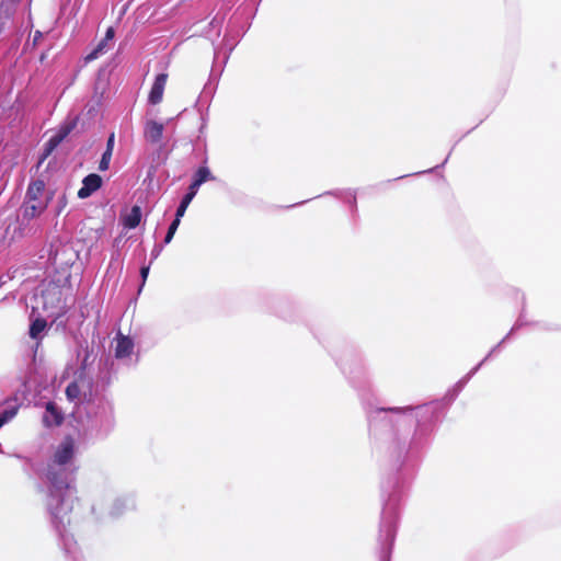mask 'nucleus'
<instances>
[{
	"instance_id": "f257e3e1",
	"label": "nucleus",
	"mask_w": 561,
	"mask_h": 561,
	"mask_svg": "<svg viewBox=\"0 0 561 561\" xmlns=\"http://www.w3.org/2000/svg\"><path fill=\"white\" fill-rule=\"evenodd\" d=\"M438 401L407 407L369 408V434L393 473L381 482L382 510L378 535L379 561H390L397 527L410 485L403 468L412 451L424 444L443 411Z\"/></svg>"
},
{
	"instance_id": "f03ea898",
	"label": "nucleus",
	"mask_w": 561,
	"mask_h": 561,
	"mask_svg": "<svg viewBox=\"0 0 561 561\" xmlns=\"http://www.w3.org/2000/svg\"><path fill=\"white\" fill-rule=\"evenodd\" d=\"M73 456L75 440L71 436H66L56 448L44 473L48 483L45 510L65 556L72 561H80L77 541L68 530L76 500L73 480L77 467Z\"/></svg>"
},
{
	"instance_id": "7ed1b4c3",
	"label": "nucleus",
	"mask_w": 561,
	"mask_h": 561,
	"mask_svg": "<svg viewBox=\"0 0 561 561\" xmlns=\"http://www.w3.org/2000/svg\"><path fill=\"white\" fill-rule=\"evenodd\" d=\"M84 411L78 430L79 440L89 445L106 439L116 424L112 401L105 396L92 397L90 393Z\"/></svg>"
},
{
	"instance_id": "20e7f679",
	"label": "nucleus",
	"mask_w": 561,
	"mask_h": 561,
	"mask_svg": "<svg viewBox=\"0 0 561 561\" xmlns=\"http://www.w3.org/2000/svg\"><path fill=\"white\" fill-rule=\"evenodd\" d=\"M336 363L354 386L365 380L366 365L362 354L347 351Z\"/></svg>"
},
{
	"instance_id": "39448f33",
	"label": "nucleus",
	"mask_w": 561,
	"mask_h": 561,
	"mask_svg": "<svg viewBox=\"0 0 561 561\" xmlns=\"http://www.w3.org/2000/svg\"><path fill=\"white\" fill-rule=\"evenodd\" d=\"M214 180H215V176L211 174L209 168L207 165H201L193 174L192 182H191L186 193L182 197L176 209L180 210V213L185 214L187 207L190 206V204L196 196L199 187L207 181H214Z\"/></svg>"
},
{
	"instance_id": "423d86ee",
	"label": "nucleus",
	"mask_w": 561,
	"mask_h": 561,
	"mask_svg": "<svg viewBox=\"0 0 561 561\" xmlns=\"http://www.w3.org/2000/svg\"><path fill=\"white\" fill-rule=\"evenodd\" d=\"M103 184L102 178L96 173H90L82 180V186L78 191V197L85 199L101 188Z\"/></svg>"
},
{
	"instance_id": "0eeeda50",
	"label": "nucleus",
	"mask_w": 561,
	"mask_h": 561,
	"mask_svg": "<svg viewBox=\"0 0 561 561\" xmlns=\"http://www.w3.org/2000/svg\"><path fill=\"white\" fill-rule=\"evenodd\" d=\"M47 207L46 202H34L24 199L21 211L23 220L30 221L38 216H41Z\"/></svg>"
},
{
	"instance_id": "6e6552de",
	"label": "nucleus",
	"mask_w": 561,
	"mask_h": 561,
	"mask_svg": "<svg viewBox=\"0 0 561 561\" xmlns=\"http://www.w3.org/2000/svg\"><path fill=\"white\" fill-rule=\"evenodd\" d=\"M64 422V413L55 402H47L43 414V423L47 427L58 426Z\"/></svg>"
},
{
	"instance_id": "1a4fd4ad",
	"label": "nucleus",
	"mask_w": 561,
	"mask_h": 561,
	"mask_svg": "<svg viewBox=\"0 0 561 561\" xmlns=\"http://www.w3.org/2000/svg\"><path fill=\"white\" fill-rule=\"evenodd\" d=\"M167 79V73H159L156 76V79L152 83V87L148 95V102L150 104L156 105L162 101Z\"/></svg>"
},
{
	"instance_id": "9d476101",
	"label": "nucleus",
	"mask_w": 561,
	"mask_h": 561,
	"mask_svg": "<svg viewBox=\"0 0 561 561\" xmlns=\"http://www.w3.org/2000/svg\"><path fill=\"white\" fill-rule=\"evenodd\" d=\"M528 322L525 320V313L524 311H522V313L519 314L517 321L515 322V324L513 325V328L511 329V331L495 345L493 346L490 352L486 354V356L479 363L481 364V366L488 362L496 352L500 351L501 346L510 339V336L518 331L520 328H523L524 325H527Z\"/></svg>"
},
{
	"instance_id": "9b49d317",
	"label": "nucleus",
	"mask_w": 561,
	"mask_h": 561,
	"mask_svg": "<svg viewBox=\"0 0 561 561\" xmlns=\"http://www.w3.org/2000/svg\"><path fill=\"white\" fill-rule=\"evenodd\" d=\"M164 126L156 121H148L145 125V138L151 144H158L162 139Z\"/></svg>"
},
{
	"instance_id": "f8f14e48",
	"label": "nucleus",
	"mask_w": 561,
	"mask_h": 561,
	"mask_svg": "<svg viewBox=\"0 0 561 561\" xmlns=\"http://www.w3.org/2000/svg\"><path fill=\"white\" fill-rule=\"evenodd\" d=\"M114 35L115 31L110 26L105 32L104 38L87 55L85 60L92 61L104 54L108 49V42L113 41Z\"/></svg>"
},
{
	"instance_id": "ddd939ff",
	"label": "nucleus",
	"mask_w": 561,
	"mask_h": 561,
	"mask_svg": "<svg viewBox=\"0 0 561 561\" xmlns=\"http://www.w3.org/2000/svg\"><path fill=\"white\" fill-rule=\"evenodd\" d=\"M135 506V501L133 496L125 495L115 499L112 503L110 515L112 517L121 516L125 511L131 510Z\"/></svg>"
},
{
	"instance_id": "4468645a",
	"label": "nucleus",
	"mask_w": 561,
	"mask_h": 561,
	"mask_svg": "<svg viewBox=\"0 0 561 561\" xmlns=\"http://www.w3.org/2000/svg\"><path fill=\"white\" fill-rule=\"evenodd\" d=\"M480 368L481 364H477L466 376L458 380L456 385L447 392L446 399H448L449 402H453Z\"/></svg>"
},
{
	"instance_id": "2eb2a0df",
	"label": "nucleus",
	"mask_w": 561,
	"mask_h": 561,
	"mask_svg": "<svg viewBox=\"0 0 561 561\" xmlns=\"http://www.w3.org/2000/svg\"><path fill=\"white\" fill-rule=\"evenodd\" d=\"M142 217L141 207L138 205L131 206L128 214L121 217L122 224L126 229H135L139 226Z\"/></svg>"
},
{
	"instance_id": "dca6fc26",
	"label": "nucleus",
	"mask_w": 561,
	"mask_h": 561,
	"mask_svg": "<svg viewBox=\"0 0 561 561\" xmlns=\"http://www.w3.org/2000/svg\"><path fill=\"white\" fill-rule=\"evenodd\" d=\"M134 350V341L129 336L119 335L115 347L116 358H126L130 356Z\"/></svg>"
},
{
	"instance_id": "f3484780",
	"label": "nucleus",
	"mask_w": 561,
	"mask_h": 561,
	"mask_svg": "<svg viewBox=\"0 0 561 561\" xmlns=\"http://www.w3.org/2000/svg\"><path fill=\"white\" fill-rule=\"evenodd\" d=\"M45 191V183L43 180H34L28 184L26 190L25 199L34 202H45L42 196Z\"/></svg>"
},
{
	"instance_id": "a211bd4d",
	"label": "nucleus",
	"mask_w": 561,
	"mask_h": 561,
	"mask_svg": "<svg viewBox=\"0 0 561 561\" xmlns=\"http://www.w3.org/2000/svg\"><path fill=\"white\" fill-rule=\"evenodd\" d=\"M66 397L71 402H80L85 405L87 401L89 400L87 398V393L82 392L81 387L77 381L70 382L66 388Z\"/></svg>"
},
{
	"instance_id": "6ab92c4d",
	"label": "nucleus",
	"mask_w": 561,
	"mask_h": 561,
	"mask_svg": "<svg viewBox=\"0 0 561 561\" xmlns=\"http://www.w3.org/2000/svg\"><path fill=\"white\" fill-rule=\"evenodd\" d=\"M19 409L20 404L16 403V400L7 401L4 408L0 411V427L13 420Z\"/></svg>"
},
{
	"instance_id": "aec40b11",
	"label": "nucleus",
	"mask_w": 561,
	"mask_h": 561,
	"mask_svg": "<svg viewBox=\"0 0 561 561\" xmlns=\"http://www.w3.org/2000/svg\"><path fill=\"white\" fill-rule=\"evenodd\" d=\"M46 328H47L46 320L43 318H36L30 324L28 335L33 340H39V339H42L43 332L46 330Z\"/></svg>"
},
{
	"instance_id": "412c9836",
	"label": "nucleus",
	"mask_w": 561,
	"mask_h": 561,
	"mask_svg": "<svg viewBox=\"0 0 561 561\" xmlns=\"http://www.w3.org/2000/svg\"><path fill=\"white\" fill-rule=\"evenodd\" d=\"M77 357H78V359H80L79 369L81 371H84L89 367V365L93 362V359H91L92 352L89 350L87 343L84 346H83V344H80V350L78 351Z\"/></svg>"
},
{
	"instance_id": "4be33fe9",
	"label": "nucleus",
	"mask_w": 561,
	"mask_h": 561,
	"mask_svg": "<svg viewBox=\"0 0 561 561\" xmlns=\"http://www.w3.org/2000/svg\"><path fill=\"white\" fill-rule=\"evenodd\" d=\"M184 215H185L184 213H180V210L176 209L175 217L172 220V222L170 224L168 231L164 236L163 244H169L172 241V239L181 224V219Z\"/></svg>"
},
{
	"instance_id": "5701e85b",
	"label": "nucleus",
	"mask_w": 561,
	"mask_h": 561,
	"mask_svg": "<svg viewBox=\"0 0 561 561\" xmlns=\"http://www.w3.org/2000/svg\"><path fill=\"white\" fill-rule=\"evenodd\" d=\"M233 20H237V15H233L232 16V20L229 22V34L232 33V28H231V24L233 23ZM239 35L237 34L236 36H231V35H226L224 41H225V46L228 47V53H224V64H226L228 57H229V54L233 50L236 44H237V37Z\"/></svg>"
},
{
	"instance_id": "b1692460",
	"label": "nucleus",
	"mask_w": 561,
	"mask_h": 561,
	"mask_svg": "<svg viewBox=\"0 0 561 561\" xmlns=\"http://www.w3.org/2000/svg\"><path fill=\"white\" fill-rule=\"evenodd\" d=\"M76 125L77 119L64 123L59 127L55 136L62 142L68 137V135L75 129Z\"/></svg>"
},
{
	"instance_id": "393cba45",
	"label": "nucleus",
	"mask_w": 561,
	"mask_h": 561,
	"mask_svg": "<svg viewBox=\"0 0 561 561\" xmlns=\"http://www.w3.org/2000/svg\"><path fill=\"white\" fill-rule=\"evenodd\" d=\"M60 144L61 141L55 135H53L44 145L42 160L48 158Z\"/></svg>"
},
{
	"instance_id": "a878e982",
	"label": "nucleus",
	"mask_w": 561,
	"mask_h": 561,
	"mask_svg": "<svg viewBox=\"0 0 561 561\" xmlns=\"http://www.w3.org/2000/svg\"><path fill=\"white\" fill-rule=\"evenodd\" d=\"M60 296H61V291L58 289V288H53V289H48L46 291L43 293V299H44V302H43V308L45 310H49V307H48V299H53V298H57L58 302H60Z\"/></svg>"
},
{
	"instance_id": "bb28decb",
	"label": "nucleus",
	"mask_w": 561,
	"mask_h": 561,
	"mask_svg": "<svg viewBox=\"0 0 561 561\" xmlns=\"http://www.w3.org/2000/svg\"><path fill=\"white\" fill-rule=\"evenodd\" d=\"M111 151H105L102 153L101 160L99 162V170L100 171H106L110 168L111 159H112Z\"/></svg>"
},
{
	"instance_id": "cd10ccee",
	"label": "nucleus",
	"mask_w": 561,
	"mask_h": 561,
	"mask_svg": "<svg viewBox=\"0 0 561 561\" xmlns=\"http://www.w3.org/2000/svg\"><path fill=\"white\" fill-rule=\"evenodd\" d=\"M224 16H220L219 14H217L216 16H214V19L211 20L210 22V26L213 28H216L217 32H216V35L219 36L220 35V28H221V25H222V22H224Z\"/></svg>"
},
{
	"instance_id": "c85d7f7f",
	"label": "nucleus",
	"mask_w": 561,
	"mask_h": 561,
	"mask_svg": "<svg viewBox=\"0 0 561 561\" xmlns=\"http://www.w3.org/2000/svg\"><path fill=\"white\" fill-rule=\"evenodd\" d=\"M149 272H150V264L142 265L140 267L141 285H140L139 290H141L142 287L145 286V283H146L147 278H148V275H149Z\"/></svg>"
},
{
	"instance_id": "c756f323",
	"label": "nucleus",
	"mask_w": 561,
	"mask_h": 561,
	"mask_svg": "<svg viewBox=\"0 0 561 561\" xmlns=\"http://www.w3.org/2000/svg\"><path fill=\"white\" fill-rule=\"evenodd\" d=\"M114 145H115V135H114V133H112V134H110V136L106 140L105 151H111V153H113Z\"/></svg>"
},
{
	"instance_id": "7c9ffc66",
	"label": "nucleus",
	"mask_w": 561,
	"mask_h": 561,
	"mask_svg": "<svg viewBox=\"0 0 561 561\" xmlns=\"http://www.w3.org/2000/svg\"><path fill=\"white\" fill-rule=\"evenodd\" d=\"M162 249H163L162 244H154L153 249L151 250V261H150V263L160 255V253L162 252Z\"/></svg>"
},
{
	"instance_id": "2f4dec72",
	"label": "nucleus",
	"mask_w": 561,
	"mask_h": 561,
	"mask_svg": "<svg viewBox=\"0 0 561 561\" xmlns=\"http://www.w3.org/2000/svg\"><path fill=\"white\" fill-rule=\"evenodd\" d=\"M7 23H8V16L4 13L0 12V36L2 35V33L5 30Z\"/></svg>"
},
{
	"instance_id": "473e14b6",
	"label": "nucleus",
	"mask_w": 561,
	"mask_h": 561,
	"mask_svg": "<svg viewBox=\"0 0 561 561\" xmlns=\"http://www.w3.org/2000/svg\"><path fill=\"white\" fill-rule=\"evenodd\" d=\"M449 156H450V153H449V154L447 156V158L442 162V164L436 165V167H434V168H432V169H428V170H426V171L416 172V173H414V175H420V174H423V173H431V172H434L436 169L444 167V165L447 163Z\"/></svg>"
},
{
	"instance_id": "72a5a7b5",
	"label": "nucleus",
	"mask_w": 561,
	"mask_h": 561,
	"mask_svg": "<svg viewBox=\"0 0 561 561\" xmlns=\"http://www.w3.org/2000/svg\"><path fill=\"white\" fill-rule=\"evenodd\" d=\"M345 198L350 203L351 207L356 208V196L352 192H347Z\"/></svg>"
},
{
	"instance_id": "f704fd0d",
	"label": "nucleus",
	"mask_w": 561,
	"mask_h": 561,
	"mask_svg": "<svg viewBox=\"0 0 561 561\" xmlns=\"http://www.w3.org/2000/svg\"><path fill=\"white\" fill-rule=\"evenodd\" d=\"M220 51L218 49H215V61L210 73V80L215 77V71L217 67V60L219 59Z\"/></svg>"
},
{
	"instance_id": "c9c22d12",
	"label": "nucleus",
	"mask_w": 561,
	"mask_h": 561,
	"mask_svg": "<svg viewBox=\"0 0 561 561\" xmlns=\"http://www.w3.org/2000/svg\"><path fill=\"white\" fill-rule=\"evenodd\" d=\"M55 308L57 310L56 311H51L50 314L58 317V316H60L64 312L65 306H56Z\"/></svg>"
},
{
	"instance_id": "e433bc0d",
	"label": "nucleus",
	"mask_w": 561,
	"mask_h": 561,
	"mask_svg": "<svg viewBox=\"0 0 561 561\" xmlns=\"http://www.w3.org/2000/svg\"><path fill=\"white\" fill-rule=\"evenodd\" d=\"M210 85H211V82L207 83V84L204 87V93H205V94H208V93L210 94V93H213V90H214V89H213Z\"/></svg>"
},
{
	"instance_id": "4c0bfd02",
	"label": "nucleus",
	"mask_w": 561,
	"mask_h": 561,
	"mask_svg": "<svg viewBox=\"0 0 561 561\" xmlns=\"http://www.w3.org/2000/svg\"><path fill=\"white\" fill-rule=\"evenodd\" d=\"M5 2L8 3H11V4H16L19 3L21 0H4Z\"/></svg>"
},
{
	"instance_id": "58836bf2",
	"label": "nucleus",
	"mask_w": 561,
	"mask_h": 561,
	"mask_svg": "<svg viewBox=\"0 0 561 561\" xmlns=\"http://www.w3.org/2000/svg\"><path fill=\"white\" fill-rule=\"evenodd\" d=\"M41 35H42V34H41V32H38V31H37V32L35 33V39H37Z\"/></svg>"
}]
</instances>
